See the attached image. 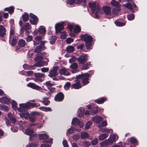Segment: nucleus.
<instances>
[{
	"label": "nucleus",
	"instance_id": "53",
	"mask_svg": "<svg viewBox=\"0 0 147 147\" xmlns=\"http://www.w3.org/2000/svg\"><path fill=\"white\" fill-rule=\"evenodd\" d=\"M28 109H30L31 107H35L36 103H31L30 102H28Z\"/></svg>",
	"mask_w": 147,
	"mask_h": 147
},
{
	"label": "nucleus",
	"instance_id": "39",
	"mask_svg": "<svg viewBox=\"0 0 147 147\" xmlns=\"http://www.w3.org/2000/svg\"><path fill=\"white\" fill-rule=\"evenodd\" d=\"M74 46L69 45L66 47V50L68 52L71 53L74 51Z\"/></svg>",
	"mask_w": 147,
	"mask_h": 147
},
{
	"label": "nucleus",
	"instance_id": "10",
	"mask_svg": "<svg viewBox=\"0 0 147 147\" xmlns=\"http://www.w3.org/2000/svg\"><path fill=\"white\" fill-rule=\"evenodd\" d=\"M59 73L60 74L65 76H68L70 75L69 69L65 67L60 69H59Z\"/></svg>",
	"mask_w": 147,
	"mask_h": 147
},
{
	"label": "nucleus",
	"instance_id": "32",
	"mask_svg": "<svg viewBox=\"0 0 147 147\" xmlns=\"http://www.w3.org/2000/svg\"><path fill=\"white\" fill-rule=\"evenodd\" d=\"M9 119L13 123H15L16 121V119L15 117L13 116L12 114L11 113H9L7 115Z\"/></svg>",
	"mask_w": 147,
	"mask_h": 147
},
{
	"label": "nucleus",
	"instance_id": "57",
	"mask_svg": "<svg viewBox=\"0 0 147 147\" xmlns=\"http://www.w3.org/2000/svg\"><path fill=\"white\" fill-rule=\"evenodd\" d=\"M14 8L13 7H9L8 11L9 13H13L14 12Z\"/></svg>",
	"mask_w": 147,
	"mask_h": 147
},
{
	"label": "nucleus",
	"instance_id": "31",
	"mask_svg": "<svg viewBox=\"0 0 147 147\" xmlns=\"http://www.w3.org/2000/svg\"><path fill=\"white\" fill-rule=\"evenodd\" d=\"M78 116L79 117H82L83 116L84 113V109L83 108H80L78 111Z\"/></svg>",
	"mask_w": 147,
	"mask_h": 147
},
{
	"label": "nucleus",
	"instance_id": "21",
	"mask_svg": "<svg viewBox=\"0 0 147 147\" xmlns=\"http://www.w3.org/2000/svg\"><path fill=\"white\" fill-rule=\"evenodd\" d=\"M6 34V29L4 26L0 25V36L3 37Z\"/></svg>",
	"mask_w": 147,
	"mask_h": 147
},
{
	"label": "nucleus",
	"instance_id": "61",
	"mask_svg": "<svg viewBox=\"0 0 147 147\" xmlns=\"http://www.w3.org/2000/svg\"><path fill=\"white\" fill-rule=\"evenodd\" d=\"M83 143L84 146L85 147H88L90 145V143L87 141H84Z\"/></svg>",
	"mask_w": 147,
	"mask_h": 147
},
{
	"label": "nucleus",
	"instance_id": "14",
	"mask_svg": "<svg viewBox=\"0 0 147 147\" xmlns=\"http://www.w3.org/2000/svg\"><path fill=\"white\" fill-rule=\"evenodd\" d=\"M26 44L24 40L21 39L18 42V45L16 47V51H18L20 48L24 47Z\"/></svg>",
	"mask_w": 147,
	"mask_h": 147
},
{
	"label": "nucleus",
	"instance_id": "1",
	"mask_svg": "<svg viewBox=\"0 0 147 147\" xmlns=\"http://www.w3.org/2000/svg\"><path fill=\"white\" fill-rule=\"evenodd\" d=\"M89 76V74L86 73L76 76V78L78 80H77L75 83L72 85V88L75 89H78L81 87L80 80H80L82 81L84 85L87 84L89 83L88 80Z\"/></svg>",
	"mask_w": 147,
	"mask_h": 147
},
{
	"label": "nucleus",
	"instance_id": "33",
	"mask_svg": "<svg viewBox=\"0 0 147 147\" xmlns=\"http://www.w3.org/2000/svg\"><path fill=\"white\" fill-rule=\"evenodd\" d=\"M111 3L112 5L117 8H119L120 6V5L119 2L116 1L115 0H112Z\"/></svg>",
	"mask_w": 147,
	"mask_h": 147
},
{
	"label": "nucleus",
	"instance_id": "46",
	"mask_svg": "<svg viewBox=\"0 0 147 147\" xmlns=\"http://www.w3.org/2000/svg\"><path fill=\"white\" fill-rule=\"evenodd\" d=\"M129 140L131 143L136 144L137 143V140L134 137L131 138L129 139Z\"/></svg>",
	"mask_w": 147,
	"mask_h": 147
},
{
	"label": "nucleus",
	"instance_id": "60",
	"mask_svg": "<svg viewBox=\"0 0 147 147\" xmlns=\"http://www.w3.org/2000/svg\"><path fill=\"white\" fill-rule=\"evenodd\" d=\"M41 71L42 72H47L49 69V68L48 67H43L41 68Z\"/></svg>",
	"mask_w": 147,
	"mask_h": 147
},
{
	"label": "nucleus",
	"instance_id": "55",
	"mask_svg": "<svg viewBox=\"0 0 147 147\" xmlns=\"http://www.w3.org/2000/svg\"><path fill=\"white\" fill-rule=\"evenodd\" d=\"M92 124V123L91 121H89L87 122L86 125L85 129H88Z\"/></svg>",
	"mask_w": 147,
	"mask_h": 147
},
{
	"label": "nucleus",
	"instance_id": "59",
	"mask_svg": "<svg viewBox=\"0 0 147 147\" xmlns=\"http://www.w3.org/2000/svg\"><path fill=\"white\" fill-rule=\"evenodd\" d=\"M84 46V44L83 43H82L80 45H78L77 47V48L78 49H80V50H82Z\"/></svg>",
	"mask_w": 147,
	"mask_h": 147
},
{
	"label": "nucleus",
	"instance_id": "19",
	"mask_svg": "<svg viewBox=\"0 0 147 147\" xmlns=\"http://www.w3.org/2000/svg\"><path fill=\"white\" fill-rule=\"evenodd\" d=\"M0 102L2 103L8 104L10 102L9 99L6 97H3L0 98Z\"/></svg>",
	"mask_w": 147,
	"mask_h": 147
},
{
	"label": "nucleus",
	"instance_id": "6",
	"mask_svg": "<svg viewBox=\"0 0 147 147\" xmlns=\"http://www.w3.org/2000/svg\"><path fill=\"white\" fill-rule=\"evenodd\" d=\"M115 139V136H110L108 140L101 142L100 143V145L101 146H105L107 145L111 144L114 142Z\"/></svg>",
	"mask_w": 147,
	"mask_h": 147
},
{
	"label": "nucleus",
	"instance_id": "45",
	"mask_svg": "<svg viewBox=\"0 0 147 147\" xmlns=\"http://www.w3.org/2000/svg\"><path fill=\"white\" fill-rule=\"evenodd\" d=\"M39 109L45 111H51V109L50 107H41L39 108Z\"/></svg>",
	"mask_w": 147,
	"mask_h": 147
},
{
	"label": "nucleus",
	"instance_id": "4",
	"mask_svg": "<svg viewBox=\"0 0 147 147\" xmlns=\"http://www.w3.org/2000/svg\"><path fill=\"white\" fill-rule=\"evenodd\" d=\"M78 62L80 64H83L85 63L88 60V56L87 54H84L80 56L76 59Z\"/></svg>",
	"mask_w": 147,
	"mask_h": 147
},
{
	"label": "nucleus",
	"instance_id": "17",
	"mask_svg": "<svg viewBox=\"0 0 147 147\" xmlns=\"http://www.w3.org/2000/svg\"><path fill=\"white\" fill-rule=\"evenodd\" d=\"M27 86L28 87L37 90H39L41 89V87L36 85L34 83L31 82L28 83L27 84Z\"/></svg>",
	"mask_w": 147,
	"mask_h": 147
},
{
	"label": "nucleus",
	"instance_id": "8",
	"mask_svg": "<svg viewBox=\"0 0 147 147\" xmlns=\"http://www.w3.org/2000/svg\"><path fill=\"white\" fill-rule=\"evenodd\" d=\"M64 98V95L61 92H59L55 95L54 100L56 102H62Z\"/></svg>",
	"mask_w": 147,
	"mask_h": 147
},
{
	"label": "nucleus",
	"instance_id": "30",
	"mask_svg": "<svg viewBox=\"0 0 147 147\" xmlns=\"http://www.w3.org/2000/svg\"><path fill=\"white\" fill-rule=\"evenodd\" d=\"M33 130L32 129H30L29 128L27 129L25 131L26 134L27 135H29L30 136V139H31V136L33 134Z\"/></svg>",
	"mask_w": 147,
	"mask_h": 147
},
{
	"label": "nucleus",
	"instance_id": "48",
	"mask_svg": "<svg viewBox=\"0 0 147 147\" xmlns=\"http://www.w3.org/2000/svg\"><path fill=\"white\" fill-rule=\"evenodd\" d=\"M98 141V138H95L91 141V144L93 145H95L97 144Z\"/></svg>",
	"mask_w": 147,
	"mask_h": 147
},
{
	"label": "nucleus",
	"instance_id": "5",
	"mask_svg": "<svg viewBox=\"0 0 147 147\" xmlns=\"http://www.w3.org/2000/svg\"><path fill=\"white\" fill-rule=\"evenodd\" d=\"M39 138L40 140H43L45 142H52L53 139L52 138L49 139V136L46 134H39Z\"/></svg>",
	"mask_w": 147,
	"mask_h": 147
},
{
	"label": "nucleus",
	"instance_id": "35",
	"mask_svg": "<svg viewBox=\"0 0 147 147\" xmlns=\"http://www.w3.org/2000/svg\"><path fill=\"white\" fill-rule=\"evenodd\" d=\"M36 118V116L34 115H31L28 117V118L30 121L32 123L34 122L35 121Z\"/></svg>",
	"mask_w": 147,
	"mask_h": 147
},
{
	"label": "nucleus",
	"instance_id": "12",
	"mask_svg": "<svg viewBox=\"0 0 147 147\" xmlns=\"http://www.w3.org/2000/svg\"><path fill=\"white\" fill-rule=\"evenodd\" d=\"M30 18L32 19V20H30V23L32 24L36 25L38 23V17L35 15L31 13H30Z\"/></svg>",
	"mask_w": 147,
	"mask_h": 147
},
{
	"label": "nucleus",
	"instance_id": "49",
	"mask_svg": "<svg viewBox=\"0 0 147 147\" xmlns=\"http://www.w3.org/2000/svg\"><path fill=\"white\" fill-rule=\"evenodd\" d=\"M80 135L77 134L74 135L73 136V139L75 140H77L80 138Z\"/></svg>",
	"mask_w": 147,
	"mask_h": 147
},
{
	"label": "nucleus",
	"instance_id": "22",
	"mask_svg": "<svg viewBox=\"0 0 147 147\" xmlns=\"http://www.w3.org/2000/svg\"><path fill=\"white\" fill-rule=\"evenodd\" d=\"M36 67L34 65V64L33 65H28L27 64H25L23 65V68L26 70L27 69H35V67Z\"/></svg>",
	"mask_w": 147,
	"mask_h": 147
},
{
	"label": "nucleus",
	"instance_id": "37",
	"mask_svg": "<svg viewBox=\"0 0 147 147\" xmlns=\"http://www.w3.org/2000/svg\"><path fill=\"white\" fill-rule=\"evenodd\" d=\"M123 5L127 9L132 11L133 9L131 4L129 2L127 3L126 4H124Z\"/></svg>",
	"mask_w": 147,
	"mask_h": 147
},
{
	"label": "nucleus",
	"instance_id": "18",
	"mask_svg": "<svg viewBox=\"0 0 147 147\" xmlns=\"http://www.w3.org/2000/svg\"><path fill=\"white\" fill-rule=\"evenodd\" d=\"M98 106L92 107V108L90 110V114L94 115L97 114L99 111Z\"/></svg>",
	"mask_w": 147,
	"mask_h": 147
},
{
	"label": "nucleus",
	"instance_id": "42",
	"mask_svg": "<svg viewBox=\"0 0 147 147\" xmlns=\"http://www.w3.org/2000/svg\"><path fill=\"white\" fill-rule=\"evenodd\" d=\"M11 105L13 109L15 110H16L18 109L17 107V102L15 100H12L11 102Z\"/></svg>",
	"mask_w": 147,
	"mask_h": 147
},
{
	"label": "nucleus",
	"instance_id": "29",
	"mask_svg": "<svg viewBox=\"0 0 147 147\" xmlns=\"http://www.w3.org/2000/svg\"><path fill=\"white\" fill-rule=\"evenodd\" d=\"M92 120L96 123H98L102 120V118L100 117L96 116L93 118Z\"/></svg>",
	"mask_w": 147,
	"mask_h": 147
},
{
	"label": "nucleus",
	"instance_id": "47",
	"mask_svg": "<svg viewBox=\"0 0 147 147\" xmlns=\"http://www.w3.org/2000/svg\"><path fill=\"white\" fill-rule=\"evenodd\" d=\"M78 67V65L76 63H74L71 64L70 67V68L73 69H76Z\"/></svg>",
	"mask_w": 147,
	"mask_h": 147
},
{
	"label": "nucleus",
	"instance_id": "26",
	"mask_svg": "<svg viewBox=\"0 0 147 147\" xmlns=\"http://www.w3.org/2000/svg\"><path fill=\"white\" fill-rule=\"evenodd\" d=\"M82 68L83 70H86L88 69L91 66V62L90 61L86 63L83 64Z\"/></svg>",
	"mask_w": 147,
	"mask_h": 147
},
{
	"label": "nucleus",
	"instance_id": "36",
	"mask_svg": "<svg viewBox=\"0 0 147 147\" xmlns=\"http://www.w3.org/2000/svg\"><path fill=\"white\" fill-rule=\"evenodd\" d=\"M18 39V38L17 36H14L13 37L11 43V45L12 46H14L16 44Z\"/></svg>",
	"mask_w": 147,
	"mask_h": 147
},
{
	"label": "nucleus",
	"instance_id": "27",
	"mask_svg": "<svg viewBox=\"0 0 147 147\" xmlns=\"http://www.w3.org/2000/svg\"><path fill=\"white\" fill-rule=\"evenodd\" d=\"M89 134L83 131L81 133L80 137L81 138L83 139H85L88 138Z\"/></svg>",
	"mask_w": 147,
	"mask_h": 147
},
{
	"label": "nucleus",
	"instance_id": "7",
	"mask_svg": "<svg viewBox=\"0 0 147 147\" xmlns=\"http://www.w3.org/2000/svg\"><path fill=\"white\" fill-rule=\"evenodd\" d=\"M46 42L45 41H42L40 44L39 46L36 47L35 49L34 52L36 53H39L45 49V46L44 44Z\"/></svg>",
	"mask_w": 147,
	"mask_h": 147
},
{
	"label": "nucleus",
	"instance_id": "15",
	"mask_svg": "<svg viewBox=\"0 0 147 147\" xmlns=\"http://www.w3.org/2000/svg\"><path fill=\"white\" fill-rule=\"evenodd\" d=\"M45 75L44 74L41 73H35V76L36 77L35 81L42 82L43 81L42 78L44 77Z\"/></svg>",
	"mask_w": 147,
	"mask_h": 147
},
{
	"label": "nucleus",
	"instance_id": "51",
	"mask_svg": "<svg viewBox=\"0 0 147 147\" xmlns=\"http://www.w3.org/2000/svg\"><path fill=\"white\" fill-rule=\"evenodd\" d=\"M0 109L1 110H4L5 111H8L9 110L8 107L4 105H0Z\"/></svg>",
	"mask_w": 147,
	"mask_h": 147
},
{
	"label": "nucleus",
	"instance_id": "63",
	"mask_svg": "<svg viewBox=\"0 0 147 147\" xmlns=\"http://www.w3.org/2000/svg\"><path fill=\"white\" fill-rule=\"evenodd\" d=\"M63 144L64 147H69L67 142L66 140H64L63 141Z\"/></svg>",
	"mask_w": 147,
	"mask_h": 147
},
{
	"label": "nucleus",
	"instance_id": "38",
	"mask_svg": "<svg viewBox=\"0 0 147 147\" xmlns=\"http://www.w3.org/2000/svg\"><path fill=\"white\" fill-rule=\"evenodd\" d=\"M108 135L106 134H100L99 136V139L100 140H102L108 136Z\"/></svg>",
	"mask_w": 147,
	"mask_h": 147
},
{
	"label": "nucleus",
	"instance_id": "56",
	"mask_svg": "<svg viewBox=\"0 0 147 147\" xmlns=\"http://www.w3.org/2000/svg\"><path fill=\"white\" fill-rule=\"evenodd\" d=\"M45 84L47 86V88H48V87H51V86H53L54 85L53 84L51 83L50 81L47 82H46Z\"/></svg>",
	"mask_w": 147,
	"mask_h": 147
},
{
	"label": "nucleus",
	"instance_id": "23",
	"mask_svg": "<svg viewBox=\"0 0 147 147\" xmlns=\"http://www.w3.org/2000/svg\"><path fill=\"white\" fill-rule=\"evenodd\" d=\"M107 100V98L105 97H103L100 99H97L95 100L94 102L98 104L103 103Z\"/></svg>",
	"mask_w": 147,
	"mask_h": 147
},
{
	"label": "nucleus",
	"instance_id": "13",
	"mask_svg": "<svg viewBox=\"0 0 147 147\" xmlns=\"http://www.w3.org/2000/svg\"><path fill=\"white\" fill-rule=\"evenodd\" d=\"M64 26L63 23H58L55 25L56 33H60L62 30L64 29Z\"/></svg>",
	"mask_w": 147,
	"mask_h": 147
},
{
	"label": "nucleus",
	"instance_id": "43",
	"mask_svg": "<svg viewBox=\"0 0 147 147\" xmlns=\"http://www.w3.org/2000/svg\"><path fill=\"white\" fill-rule=\"evenodd\" d=\"M31 26L28 22L26 23L23 26V28L26 30H28L30 28Z\"/></svg>",
	"mask_w": 147,
	"mask_h": 147
},
{
	"label": "nucleus",
	"instance_id": "24",
	"mask_svg": "<svg viewBox=\"0 0 147 147\" xmlns=\"http://www.w3.org/2000/svg\"><path fill=\"white\" fill-rule=\"evenodd\" d=\"M28 102L26 103H22L20 104V108H18V110L20 111L22 109H28Z\"/></svg>",
	"mask_w": 147,
	"mask_h": 147
},
{
	"label": "nucleus",
	"instance_id": "16",
	"mask_svg": "<svg viewBox=\"0 0 147 147\" xmlns=\"http://www.w3.org/2000/svg\"><path fill=\"white\" fill-rule=\"evenodd\" d=\"M67 3L70 5H72L74 3L80 4L82 2L84 4L86 3V0H68Z\"/></svg>",
	"mask_w": 147,
	"mask_h": 147
},
{
	"label": "nucleus",
	"instance_id": "9",
	"mask_svg": "<svg viewBox=\"0 0 147 147\" xmlns=\"http://www.w3.org/2000/svg\"><path fill=\"white\" fill-rule=\"evenodd\" d=\"M71 123L75 126L78 125L80 128H82L84 126V124L83 123L80 121L78 118H74L73 119Z\"/></svg>",
	"mask_w": 147,
	"mask_h": 147
},
{
	"label": "nucleus",
	"instance_id": "41",
	"mask_svg": "<svg viewBox=\"0 0 147 147\" xmlns=\"http://www.w3.org/2000/svg\"><path fill=\"white\" fill-rule=\"evenodd\" d=\"M115 23L117 26L119 27L123 26L125 25V23L121 22L117 20L115 21Z\"/></svg>",
	"mask_w": 147,
	"mask_h": 147
},
{
	"label": "nucleus",
	"instance_id": "40",
	"mask_svg": "<svg viewBox=\"0 0 147 147\" xmlns=\"http://www.w3.org/2000/svg\"><path fill=\"white\" fill-rule=\"evenodd\" d=\"M29 115V112H26L25 113H22L20 114V116L21 118L24 117L26 119L28 118V115Z\"/></svg>",
	"mask_w": 147,
	"mask_h": 147
},
{
	"label": "nucleus",
	"instance_id": "62",
	"mask_svg": "<svg viewBox=\"0 0 147 147\" xmlns=\"http://www.w3.org/2000/svg\"><path fill=\"white\" fill-rule=\"evenodd\" d=\"M33 39V37L31 36L28 35V37L26 38L27 42L31 41Z\"/></svg>",
	"mask_w": 147,
	"mask_h": 147
},
{
	"label": "nucleus",
	"instance_id": "58",
	"mask_svg": "<svg viewBox=\"0 0 147 147\" xmlns=\"http://www.w3.org/2000/svg\"><path fill=\"white\" fill-rule=\"evenodd\" d=\"M70 85L71 84L69 82H67L65 84L64 87L65 89H68L70 88Z\"/></svg>",
	"mask_w": 147,
	"mask_h": 147
},
{
	"label": "nucleus",
	"instance_id": "44",
	"mask_svg": "<svg viewBox=\"0 0 147 147\" xmlns=\"http://www.w3.org/2000/svg\"><path fill=\"white\" fill-rule=\"evenodd\" d=\"M74 32L75 33H78L81 31V28L78 25H76L75 28L74 29Z\"/></svg>",
	"mask_w": 147,
	"mask_h": 147
},
{
	"label": "nucleus",
	"instance_id": "50",
	"mask_svg": "<svg viewBox=\"0 0 147 147\" xmlns=\"http://www.w3.org/2000/svg\"><path fill=\"white\" fill-rule=\"evenodd\" d=\"M134 15L133 14H130L127 16L128 19L129 20H133L134 18Z\"/></svg>",
	"mask_w": 147,
	"mask_h": 147
},
{
	"label": "nucleus",
	"instance_id": "34",
	"mask_svg": "<svg viewBox=\"0 0 147 147\" xmlns=\"http://www.w3.org/2000/svg\"><path fill=\"white\" fill-rule=\"evenodd\" d=\"M22 17L23 21L24 22H27L29 19V14L25 13L24 14L22 15Z\"/></svg>",
	"mask_w": 147,
	"mask_h": 147
},
{
	"label": "nucleus",
	"instance_id": "25",
	"mask_svg": "<svg viewBox=\"0 0 147 147\" xmlns=\"http://www.w3.org/2000/svg\"><path fill=\"white\" fill-rule=\"evenodd\" d=\"M43 56L42 54L38 55L37 57H35L34 61L36 63H38L41 61L43 59Z\"/></svg>",
	"mask_w": 147,
	"mask_h": 147
},
{
	"label": "nucleus",
	"instance_id": "54",
	"mask_svg": "<svg viewBox=\"0 0 147 147\" xmlns=\"http://www.w3.org/2000/svg\"><path fill=\"white\" fill-rule=\"evenodd\" d=\"M74 131L73 128L72 127H71L67 130L66 135H67V134H71L74 132Z\"/></svg>",
	"mask_w": 147,
	"mask_h": 147
},
{
	"label": "nucleus",
	"instance_id": "2",
	"mask_svg": "<svg viewBox=\"0 0 147 147\" xmlns=\"http://www.w3.org/2000/svg\"><path fill=\"white\" fill-rule=\"evenodd\" d=\"M81 38L85 42V46L88 49H92V46L94 45L93 38L88 34H86L81 36Z\"/></svg>",
	"mask_w": 147,
	"mask_h": 147
},
{
	"label": "nucleus",
	"instance_id": "20",
	"mask_svg": "<svg viewBox=\"0 0 147 147\" xmlns=\"http://www.w3.org/2000/svg\"><path fill=\"white\" fill-rule=\"evenodd\" d=\"M48 64V63L43 61H41L38 63H36L34 64V65L36 67H41L44 65H47Z\"/></svg>",
	"mask_w": 147,
	"mask_h": 147
},
{
	"label": "nucleus",
	"instance_id": "11",
	"mask_svg": "<svg viewBox=\"0 0 147 147\" xmlns=\"http://www.w3.org/2000/svg\"><path fill=\"white\" fill-rule=\"evenodd\" d=\"M58 69V67H54L53 69L50 70L49 76L52 78L57 76L58 74L57 72Z\"/></svg>",
	"mask_w": 147,
	"mask_h": 147
},
{
	"label": "nucleus",
	"instance_id": "52",
	"mask_svg": "<svg viewBox=\"0 0 147 147\" xmlns=\"http://www.w3.org/2000/svg\"><path fill=\"white\" fill-rule=\"evenodd\" d=\"M38 31L40 34H43L46 32V30L44 28L41 27L38 30Z\"/></svg>",
	"mask_w": 147,
	"mask_h": 147
},
{
	"label": "nucleus",
	"instance_id": "64",
	"mask_svg": "<svg viewBox=\"0 0 147 147\" xmlns=\"http://www.w3.org/2000/svg\"><path fill=\"white\" fill-rule=\"evenodd\" d=\"M11 131L13 132H16L18 130V128L16 127H11Z\"/></svg>",
	"mask_w": 147,
	"mask_h": 147
},
{
	"label": "nucleus",
	"instance_id": "28",
	"mask_svg": "<svg viewBox=\"0 0 147 147\" xmlns=\"http://www.w3.org/2000/svg\"><path fill=\"white\" fill-rule=\"evenodd\" d=\"M103 10L105 13L107 15L111 14V8L109 7H105L103 8Z\"/></svg>",
	"mask_w": 147,
	"mask_h": 147
},
{
	"label": "nucleus",
	"instance_id": "3",
	"mask_svg": "<svg viewBox=\"0 0 147 147\" xmlns=\"http://www.w3.org/2000/svg\"><path fill=\"white\" fill-rule=\"evenodd\" d=\"M89 6L91 8L92 11L93 13L96 11L95 13V15L96 16H97L98 14L100 13L101 9L100 7H99L98 4H97L96 2H93L89 3Z\"/></svg>",
	"mask_w": 147,
	"mask_h": 147
}]
</instances>
